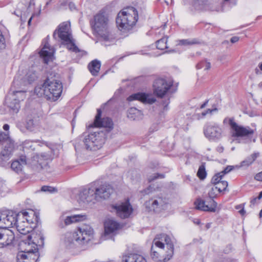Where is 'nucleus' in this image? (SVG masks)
Here are the masks:
<instances>
[{"instance_id": "1", "label": "nucleus", "mask_w": 262, "mask_h": 262, "mask_svg": "<svg viewBox=\"0 0 262 262\" xmlns=\"http://www.w3.org/2000/svg\"><path fill=\"white\" fill-rule=\"evenodd\" d=\"M93 228L88 225H82L73 232L65 234L64 244L68 249L84 250L85 246L93 237Z\"/></svg>"}, {"instance_id": "2", "label": "nucleus", "mask_w": 262, "mask_h": 262, "mask_svg": "<svg viewBox=\"0 0 262 262\" xmlns=\"http://www.w3.org/2000/svg\"><path fill=\"white\" fill-rule=\"evenodd\" d=\"M62 91L61 82L55 79L47 78L41 85L34 89V93L38 97H44L51 101H56L61 95Z\"/></svg>"}, {"instance_id": "3", "label": "nucleus", "mask_w": 262, "mask_h": 262, "mask_svg": "<svg viewBox=\"0 0 262 262\" xmlns=\"http://www.w3.org/2000/svg\"><path fill=\"white\" fill-rule=\"evenodd\" d=\"M27 84V82L18 77H15L13 80L11 91L6 99V103L8 107L14 113H18L20 106L19 102L26 98V91L19 90L21 86Z\"/></svg>"}, {"instance_id": "4", "label": "nucleus", "mask_w": 262, "mask_h": 262, "mask_svg": "<svg viewBox=\"0 0 262 262\" xmlns=\"http://www.w3.org/2000/svg\"><path fill=\"white\" fill-rule=\"evenodd\" d=\"M53 37L55 39L59 38L61 44L66 46L69 50L75 53L80 52L73 38L70 22L65 21L60 24L55 30Z\"/></svg>"}, {"instance_id": "5", "label": "nucleus", "mask_w": 262, "mask_h": 262, "mask_svg": "<svg viewBox=\"0 0 262 262\" xmlns=\"http://www.w3.org/2000/svg\"><path fill=\"white\" fill-rule=\"evenodd\" d=\"M138 19L137 10L128 7L120 11L116 18V24L118 29L123 32L131 30L135 25Z\"/></svg>"}, {"instance_id": "6", "label": "nucleus", "mask_w": 262, "mask_h": 262, "mask_svg": "<svg viewBox=\"0 0 262 262\" xmlns=\"http://www.w3.org/2000/svg\"><path fill=\"white\" fill-rule=\"evenodd\" d=\"M109 24L108 17L105 12L101 11L94 16L93 28L105 40H109L110 39Z\"/></svg>"}, {"instance_id": "7", "label": "nucleus", "mask_w": 262, "mask_h": 262, "mask_svg": "<svg viewBox=\"0 0 262 262\" xmlns=\"http://www.w3.org/2000/svg\"><path fill=\"white\" fill-rule=\"evenodd\" d=\"M83 136L85 148L90 150H96L101 148L104 143L106 138L105 133L100 130L89 134H84Z\"/></svg>"}, {"instance_id": "8", "label": "nucleus", "mask_w": 262, "mask_h": 262, "mask_svg": "<svg viewBox=\"0 0 262 262\" xmlns=\"http://www.w3.org/2000/svg\"><path fill=\"white\" fill-rule=\"evenodd\" d=\"M223 124L230 126V134L233 138H249L254 134L253 129L250 127L239 125L235 121L234 118H225Z\"/></svg>"}, {"instance_id": "9", "label": "nucleus", "mask_w": 262, "mask_h": 262, "mask_svg": "<svg viewBox=\"0 0 262 262\" xmlns=\"http://www.w3.org/2000/svg\"><path fill=\"white\" fill-rule=\"evenodd\" d=\"M42 242L43 238L41 235L37 236L34 232H32L31 234L27 236L26 239H23L19 244V249L21 250L20 253L25 254H31L32 253H38L37 249V244H39L38 239Z\"/></svg>"}, {"instance_id": "10", "label": "nucleus", "mask_w": 262, "mask_h": 262, "mask_svg": "<svg viewBox=\"0 0 262 262\" xmlns=\"http://www.w3.org/2000/svg\"><path fill=\"white\" fill-rule=\"evenodd\" d=\"M29 217L28 212L24 211L18 213L14 227H15L17 231L21 234L26 235L32 231V228L29 226L30 221Z\"/></svg>"}, {"instance_id": "11", "label": "nucleus", "mask_w": 262, "mask_h": 262, "mask_svg": "<svg viewBox=\"0 0 262 262\" xmlns=\"http://www.w3.org/2000/svg\"><path fill=\"white\" fill-rule=\"evenodd\" d=\"M153 243L160 250H163L165 244L167 249V251L166 252L168 257L167 259H169L172 257L174 247L170 238L168 235L164 234L158 235L154 238Z\"/></svg>"}, {"instance_id": "12", "label": "nucleus", "mask_w": 262, "mask_h": 262, "mask_svg": "<svg viewBox=\"0 0 262 262\" xmlns=\"http://www.w3.org/2000/svg\"><path fill=\"white\" fill-rule=\"evenodd\" d=\"M223 132L222 127L215 123H208L204 128L205 136L210 141H216L221 139Z\"/></svg>"}, {"instance_id": "13", "label": "nucleus", "mask_w": 262, "mask_h": 262, "mask_svg": "<svg viewBox=\"0 0 262 262\" xmlns=\"http://www.w3.org/2000/svg\"><path fill=\"white\" fill-rule=\"evenodd\" d=\"M18 213L12 211H4L0 212V228L8 229L13 227L16 221Z\"/></svg>"}, {"instance_id": "14", "label": "nucleus", "mask_w": 262, "mask_h": 262, "mask_svg": "<svg viewBox=\"0 0 262 262\" xmlns=\"http://www.w3.org/2000/svg\"><path fill=\"white\" fill-rule=\"evenodd\" d=\"M172 85V82L170 80L163 78L157 79L154 83V93L157 97L162 98L166 95Z\"/></svg>"}, {"instance_id": "15", "label": "nucleus", "mask_w": 262, "mask_h": 262, "mask_svg": "<svg viewBox=\"0 0 262 262\" xmlns=\"http://www.w3.org/2000/svg\"><path fill=\"white\" fill-rule=\"evenodd\" d=\"M111 211L115 212L121 219L128 217L133 212V208L128 201L112 206Z\"/></svg>"}, {"instance_id": "16", "label": "nucleus", "mask_w": 262, "mask_h": 262, "mask_svg": "<svg viewBox=\"0 0 262 262\" xmlns=\"http://www.w3.org/2000/svg\"><path fill=\"white\" fill-rule=\"evenodd\" d=\"M51 158V151L35 154L31 157V159H28V164L33 166L38 167L40 166L42 167V165Z\"/></svg>"}, {"instance_id": "17", "label": "nucleus", "mask_w": 262, "mask_h": 262, "mask_svg": "<svg viewBox=\"0 0 262 262\" xmlns=\"http://www.w3.org/2000/svg\"><path fill=\"white\" fill-rule=\"evenodd\" d=\"M166 203L165 199L160 196H155L146 201L145 205L149 210L159 212L165 208Z\"/></svg>"}, {"instance_id": "18", "label": "nucleus", "mask_w": 262, "mask_h": 262, "mask_svg": "<svg viewBox=\"0 0 262 262\" xmlns=\"http://www.w3.org/2000/svg\"><path fill=\"white\" fill-rule=\"evenodd\" d=\"M101 111L100 109L97 110V114L95 117V119L93 124L89 126L92 127L93 126L98 127L107 128L109 130L113 128V123L112 120L108 117L101 118Z\"/></svg>"}, {"instance_id": "19", "label": "nucleus", "mask_w": 262, "mask_h": 262, "mask_svg": "<svg viewBox=\"0 0 262 262\" xmlns=\"http://www.w3.org/2000/svg\"><path fill=\"white\" fill-rule=\"evenodd\" d=\"M195 204L197 209L213 212L216 211L217 207V203L212 199L209 201L198 199L195 201Z\"/></svg>"}, {"instance_id": "20", "label": "nucleus", "mask_w": 262, "mask_h": 262, "mask_svg": "<svg viewBox=\"0 0 262 262\" xmlns=\"http://www.w3.org/2000/svg\"><path fill=\"white\" fill-rule=\"evenodd\" d=\"M95 187L83 190L79 194V203H90L96 200Z\"/></svg>"}, {"instance_id": "21", "label": "nucleus", "mask_w": 262, "mask_h": 262, "mask_svg": "<svg viewBox=\"0 0 262 262\" xmlns=\"http://www.w3.org/2000/svg\"><path fill=\"white\" fill-rule=\"evenodd\" d=\"M0 238V248L11 245L14 239V233L8 229H2Z\"/></svg>"}, {"instance_id": "22", "label": "nucleus", "mask_w": 262, "mask_h": 262, "mask_svg": "<svg viewBox=\"0 0 262 262\" xmlns=\"http://www.w3.org/2000/svg\"><path fill=\"white\" fill-rule=\"evenodd\" d=\"M96 200L108 199L113 192V189L109 185H102L98 188L95 187Z\"/></svg>"}, {"instance_id": "23", "label": "nucleus", "mask_w": 262, "mask_h": 262, "mask_svg": "<svg viewBox=\"0 0 262 262\" xmlns=\"http://www.w3.org/2000/svg\"><path fill=\"white\" fill-rule=\"evenodd\" d=\"M139 100L143 103L152 104L156 101V99L149 94L142 93H138L129 96L127 100L132 101L133 100Z\"/></svg>"}, {"instance_id": "24", "label": "nucleus", "mask_w": 262, "mask_h": 262, "mask_svg": "<svg viewBox=\"0 0 262 262\" xmlns=\"http://www.w3.org/2000/svg\"><path fill=\"white\" fill-rule=\"evenodd\" d=\"M54 53V49L51 48L48 42L45 43L42 50L39 52L40 56L46 64H48L50 60H52Z\"/></svg>"}, {"instance_id": "25", "label": "nucleus", "mask_w": 262, "mask_h": 262, "mask_svg": "<svg viewBox=\"0 0 262 262\" xmlns=\"http://www.w3.org/2000/svg\"><path fill=\"white\" fill-rule=\"evenodd\" d=\"M104 225L105 236L115 234L120 228V225L118 223L111 219L106 220Z\"/></svg>"}, {"instance_id": "26", "label": "nucleus", "mask_w": 262, "mask_h": 262, "mask_svg": "<svg viewBox=\"0 0 262 262\" xmlns=\"http://www.w3.org/2000/svg\"><path fill=\"white\" fill-rule=\"evenodd\" d=\"M14 146L11 144L10 146L5 145V148L0 154V166H5L10 159L14 149Z\"/></svg>"}, {"instance_id": "27", "label": "nucleus", "mask_w": 262, "mask_h": 262, "mask_svg": "<svg viewBox=\"0 0 262 262\" xmlns=\"http://www.w3.org/2000/svg\"><path fill=\"white\" fill-rule=\"evenodd\" d=\"M38 258V253L25 254L18 253L17 255V262H36Z\"/></svg>"}, {"instance_id": "28", "label": "nucleus", "mask_w": 262, "mask_h": 262, "mask_svg": "<svg viewBox=\"0 0 262 262\" xmlns=\"http://www.w3.org/2000/svg\"><path fill=\"white\" fill-rule=\"evenodd\" d=\"M27 164H28V158L27 159L26 156H22L20 157L19 160L14 161L11 163V167L13 170L19 173L21 171L23 166Z\"/></svg>"}, {"instance_id": "29", "label": "nucleus", "mask_w": 262, "mask_h": 262, "mask_svg": "<svg viewBox=\"0 0 262 262\" xmlns=\"http://www.w3.org/2000/svg\"><path fill=\"white\" fill-rule=\"evenodd\" d=\"M122 262H147L146 259L142 256L137 254H130L123 255Z\"/></svg>"}, {"instance_id": "30", "label": "nucleus", "mask_w": 262, "mask_h": 262, "mask_svg": "<svg viewBox=\"0 0 262 262\" xmlns=\"http://www.w3.org/2000/svg\"><path fill=\"white\" fill-rule=\"evenodd\" d=\"M85 215L75 214L72 216H66V218H64L63 216H61L60 217V220L64 221L65 225H69L73 223L83 221L85 220Z\"/></svg>"}, {"instance_id": "31", "label": "nucleus", "mask_w": 262, "mask_h": 262, "mask_svg": "<svg viewBox=\"0 0 262 262\" xmlns=\"http://www.w3.org/2000/svg\"><path fill=\"white\" fill-rule=\"evenodd\" d=\"M101 67L100 61L95 59L92 61L88 65V68L93 76H97Z\"/></svg>"}, {"instance_id": "32", "label": "nucleus", "mask_w": 262, "mask_h": 262, "mask_svg": "<svg viewBox=\"0 0 262 262\" xmlns=\"http://www.w3.org/2000/svg\"><path fill=\"white\" fill-rule=\"evenodd\" d=\"M142 112L135 107H131L128 111L127 117L132 120H139L142 118Z\"/></svg>"}, {"instance_id": "33", "label": "nucleus", "mask_w": 262, "mask_h": 262, "mask_svg": "<svg viewBox=\"0 0 262 262\" xmlns=\"http://www.w3.org/2000/svg\"><path fill=\"white\" fill-rule=\"evenodd\" d=\"M223 188H221V187L219 186H214L213 187L210 191L208 192V196L210 198L209 200H213L214 198L216 197L217 195V192H221L222 191H225L227 189V183L225 182H224L223 183Z\"/></svg>"}, {"instance_id": "34", "label": "nucleus", "mask_w": 262, "mask_h": 262, "mask_svg": "<svg viewBox=\"0 0 262 262\" xmlns=\"http://www.w3.org/2000/svg\"><path fill=\"white\" fill-rule=\"evenodd\" d=\"M38 146L39 144L37 142L29 140H26L23 143L24 151L25 152H28V150L33 151Z\"/></svg>"}, {"instance_id": "35", "label": "nucleus", "mask_w": 262, "mask_h": 262, "mask_svg": "<svg viewBox=\"0 0 262 262\" xmlns=\"http://www.w3.org/2000/svg\"><path fill=\"white\" fill-rule=\"evenodd\" d=\"M259 156V152H257L253 153L241 162V166H249L251 165Z\"/></svg>"}, {"instance_id": "36", "label": "nucleus", "mask_w": 262, "mask_h": 262, "mask_svg": "<svg viewBox=\"0 0 262 262\" xmlns=\"http://www.w3.org/2000/svg\"><path fill=\"white\" fill-rule=\"evenodd\" d=\"M0 142L7 146H10L12 144L14 146V142L12 139H11L9 136V135L7 133H5L3 132H0Z\"/></svg>"}, {"instance_id": "37", "label": "nucleus", "mask_w": 262, "mask_h": 262, "mask_svg": "<svg viewBox=\"0 0 262 262\" xmlns=\"http://www.w3.org/2000/svg\"><path fill=\"white\" fill-rule=\"evenodd\" d=\"M194 7L198 10H207L208 9L207 2L205 0H197L194 3Z\"/></svg>"}, {"instance_id": "38", "label": "nucleus", "mask_w": 262, "mask_h": 262, "mask_svg": "<svg viewBox=\"0 0 262 262\" xmlns=\"http://www.w3.org/2000/svg\"><path fill=\"white\" fill-rule=\"evenodd\" d=\"M157 248L152 243V245L151 248V256L152 258L155 261H161V257L159 251H156V248Z\"/></svg>"}, {"instance_id": "39", "label": "nucleus", "mask_w": 262, "mask_h": 262, "mask_svg": "<svg viewBox=\"0 0 262 262\" xmlns=\"http://www.w3.org/2000/svg\"><path fill=\"white\" fill-rule=\"evenodd\" d=\"M26 127L28 130L34 131L37 129V125L32 118L28 117L26 120Z\"/></svg>"}, {"instance_id": "40", "label": "nucleus", "mask_w": 262, "mask_h": 262, "mask_svg": "<svg viewBox=\"0 0 262 262\" xmlns=\"http://www.w3.org/2000/svg\"><path fill=\"white\" fill-rule=\"evenodd\" d=\"M167 38L163 37L156 42L157 48L159 50H164L167 48Z\"/></svg>"}, {"instance_id": "41", "label": "nucleus", "mask_w": 262, "mask_h": 262, "mask_svg": "<svg viewBox=\"0 0 262 262\" xmlns=\"http://www.w3.org/2000/svg\"><path fill=\"white\" fill-rule=\"evenodd\" d=\"M198 43L199 42L196 39H187L180 40L178 45L181 46H191Z\"/></svg>"}, {"instance_id": "42", "label": "nucleus", "mask_w": 262, "mask_h": 262, "mask_svg": "<svg viewBox=\"0 0 262 262\" xmlns=\"http://www.w3.org/2000/svg\"><path fill=\"white\" fill-rule=\"evenodd\" d=\"M197 176L201 180H203L206 178V172L205 170V167L204 165H201L199 167L197 172Z\"/></svg>"}, {"instance_id": "43", "label": "nucleus", "mask_w": 262, "mask_h": 262, "mask_svg": "<svg viewBox=\"0 0 262 262\" xmlns=\"http://www.w3.org/2000/svg\"><path fill=\"white\" fill-rule=\"evenodd\" d=\"M210 63L206 61H202L196 65V68L200 69L204 68V70H208L210 68Z\"/></svg>"}, {"instance_id": "44", "label": "nucleus", "mask_w": 262, "mask_h": 262, "mask_svg": "<svg viewBox=\"0 0 262 262\" xmlns=\"http://www.w3.org/2000/svg\"><path fill=\"white\" fill-rule=\"evenodd\" d=\"M223 176L221 173L219 172L215 174L211 179V183L216 186L221 182V180Z\"/></svg>"}, {"instance_id": "45", "label": "nucleus", "mask_w": 262, "mask_h": 262, "mask_svg": "<svg viewBox=\"0 0 262 262\" xmlns=\"http://www.w3.org/2000/svg\"><path fill=\"white\" fill-rule=\"evenodd\" d=\"M156 191V189L152 186H149L147 188L141 191L143 195H148L152 192Z\"/></svg>"}, {"instance_id": "46", "label": "nucleus", "mask_w": 262, "mask_h": 262, "mask_svg": "<svg viewBox=\"0 0 262 262\" xmlns=\"http://www.w3.org/2000/svg\"><path fill=\"white\" fill-rule=\"evenodd\" d=\"M41 190L42 191L48 192L50 193H52V192L56 191V189L55 188L52 187L51 186H42V187L41 188Z\"/></svg>"}, {"instance_id": "47", "label": "nucleus", "mask_w": 262, "mask_h": 262, "mask_svg": "<svg viewBox=\"0 0 262 262\" xmlns=\"http://www.w3.org/2000/svg\"><path fill=\"white\" fill-rule=\"evenodd\" d=\"M164 178V175L163 174L160 173H154L152 176H150L148 178V180L149 182L152 181L157 179H163Z\"/></svg>"}, {"instance_id": "48", "label": "nucleus", "mask_w": 262, "mask_h": 262, "mask_svg": "<svg viewBox=\"0 0 262 262\" xmlns=\"http://www.w3.org/2000/svg\"><path fill=\"white\" fill-rule=\"evenodd\" d=\"M27 78L28 79L27 83H30L35 80L36 78V75L34 73L32 74L28 73L27 74Z\"/></svg>"}, {"instance_id": "49", "label": "nucleus", "mask_w": 262, "mask_h": 262, "mask_svg": "<svg viewBox=\"0 0 262 262\" xmlns=\"http://www.w3.org/2000/svg\"><path fill=\"white\" fill-rule=\"evenodd\" d=\"M5 47V38L0 30V49L4 48Z\"/></svg>"}, {"instance_id": "50", "label": "nucleus", "mask_w": 262, "mask_h": 262, "mask_svg": "<svg viewBox=\"0 0 262 262\" xmlns=\"http://www.w3.org/2000/svg\"><path fill=\"white\" fill-rule=\"evenodd\" d=\"M233 168V166H228L226 167L224 170L220 172L221 173L222 175L224 176L225 174L229 172L230 171H231Z\"/></svg>"}, {"instance_id": "51", "label": "nucleus", "mask_w": 262, "mask_h": 262, "mask_svg": "<svg viewBox=\"0 0 262 262\" xmlns=\"http://www.w3.org/2000/svg\"><path fill=\"white\" fill-rule=\"evenodd\" d=\"M6 189V186L5 181L0 180V193L4 191Z\"/></svg>"}, {"instance_id": "52", "label": "nucleus", "mask_w": 262, "mask_h": 262, "mask_svg": "<svg viewBox=\"0 0 262 262\" xmlns=\"http://www.w3.org/2000/svg\"><path fill=\"white\" fill-rule=\"evenodd\" d=\"M259 200H258V198L257 197H255V198H253L251 201H250V206L251 207H252L257 202V201H258Z\"/></svg>"}, {"instance_id": "53", "label": "nucleus", "mask_w": 262, "mask_h": 262, "mask_svg": "<svg viewBox=\"0 0 262 262\" xmlns=\"http://www.w3.org/2000/svg\"><path fill=\"white\" fill-rule=\"evenodd\" d=\"M255 179L257 181H262V171L256 174Z\"/></svg>"}, {"instance_id": "54", "label": "nucleus", "mask_w": 262, "mask_h": 262, "mask_svg": "<svg viewBox=\"0 0 262 262\" xmlns=\"http://www.w3.org/2000/svg\"><path fill=\"white\" fill-rule=\"evenodd\" d=\"M238 40L239 37L238 36H233L230 39V41L232 43H235L237 42Z\"/></svg>"}, {"instance_id": "55", "label": "nucleus", "mask_w": 262, "mask_h": 262, "mask_svg": "<svg viewBox=\"0 0 262 262\" xmlns=\"http://www.w3.org/2000/svg\"><path fill=\"white\" fill-rule=\"evenodd\" d=\"M213 111V110L208 109L206 111L203 112L201 114V115L202 116V117H203L205 116L208 113H211Z\"/></svg>"}, {"instance_id": "56", "label": "nucleus", "mask_w": 262, "mask_h": 262, "mask_svg": "<svg viewBox=\"0 0 262 262\" xmlns=\"http://www.w3.org/2000/svg\"><path fill=\"white\" fill-rule=\"evenodd\" d=\"M69 8L71 10H75L76 9L75 5L73 3H70L69 4Z\"/></svg>"}, {"instance_id": "57", "label": "nucleus", "mask_w": 262, "mask_h": 262, "mask_svg": "<svg viewBox=\"0 0 262 262\" xmlns=\"http://www.w3.org/2000/svg\"><path fill=\"white\" fill-rule=\"evenodd\" d=\"M224 182H225L227 183V187H228V182L226 181H221L220 183H219V184L216 186H220L221 187V188H223V183Z\"/></svg>"}, {"instance_id": "58", "label": "nucleus", "mask_w": 262, "mask_h": 262, "mask_svg": "<svg viewBox=\"0 0 262 262\" xmlns=\"http://www.w3.org/2000/svg\"><path fill=\"white\" fill-rule=\"evenodd\" d=\"M216 149L219 152L221 153L223 152L224 149L223 146H218Z\"/></svg>"}, {"instance_id": "59", "label": "nucleus", "mask_w": 262, "mask_h": 262, "mask_svg": "<svg viewBox=\"0 0 262 262\" xmlns=\"http://www.w3.org/2000/svg\"><path fill=\"white\" fill-rule=\"evenodd\" d=\"M169 103V99H168L165 102L163 103V105H164V109L167 110V106H168V104Z\"/></svg>"}, {"instance_id": "60", "label": "nucleus", "mask_w": 262, "mask_h": 262, "mask_svg": "<svg viewBox=\"0 0 262 262\" xmlns=\"http://www.w3.org/2000/svg\"><path fill=\"white\" fill-rule=\"evenodd\" d=\"M239 212L242 215H244L245 214L246 211L244 210V206H243L242 208L239 211Z\"/></svg>"}, {"instance_id": "61", "label": "nucleus", "mask_w": 262, "mask_h": 262, "mask_svg": "<svg viewBox=\"0 0 262 262\" xmlns=\"http://www.w3.org/2000/svg\"><path fill=\"white\" fill-rule=\"evenodd\" d=\"M161 2L165 3L167 5H168L169 4H171L172 2V0H160Z\"/></svg>"}, {"instance_id": "62", "label": "nucleus", "mask_w": 262, "mask_h": 262, "mask_svg": "<svg viewBox=\"0 0 262 262\" xmlns=\"http://www.w3.org/2000/svg\"><path fill=\"white\" fill-rule=\"evenodd\" d=\"M3 129L5 130H8V129H9V125L7 124H4L3 126Z\"/></svg>"}, {"instance_id": "63", "label": "nucleus", "mask_w": 262, "mask_h": 262, "mask_svg": "<svg viewBox=\"0 0 262 262\" xmlns=\"http://www.w3.org/2000/svg\"><path fill=\"white\" fill-rule=\"evenodd\" d=\"M208 100H206L205 102L201 105L200 108H203L204 107H205L206 106V105H207V104L208 103Z\"/></svg>"}, {"instance_id": "64", "label": "nucleus", "mask_w": 262, "mask_h": 262, "mask_svg": "<svg viewBox=\"0 0 262 262\" xmlns=\"http://www.w3.org/2000/svg\"><path fill=\"white\" fill-rule=\"evenodd\" d=\"M243 206H244V204H240V205H239L236 206L235 207V208H236V209H240V210H241V209L242 208V207H243Z\"/></svg>"}]
</instances>
